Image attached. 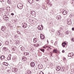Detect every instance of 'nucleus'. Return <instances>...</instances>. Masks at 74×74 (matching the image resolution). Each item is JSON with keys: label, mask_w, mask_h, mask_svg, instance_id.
<instances>
[{"label": "nucleus", "mask_w": 74, "mask_h": 74, "mask_svg": "<svg viewBox=\"0 0 74 74\" xmlns=\"http://www.w3.org/2000/svg\"><path fill=\"white\" fill-rule=\"evenodd\" d=\"M26 54V55H29V53H25L24 55Z\"/></svg>", "instance_id": "nucleus-34"}, {"label": "nucleus", "mask_w": 74, "mask_h": 74, "mask_svg": "<svg viewBox=\"0 0 74 74\" xmlns=\"http://www.w3.org/2000/svg\"><path fill=\"white\" fill-rule=\"evenodd\" d=\"M41 29L40 28L39 29V30H41Z\"/></svg>", "instance_id": "nucleus-61"}, {"label": "nucleus", "mask_w": 74, "mask_h": 74, "mask_svg": "<svg viewBox=\"0 0 74 74\" xmlns=\"http://www.w3.org/2000/svg\"><path fill=\"white\" fill-rule=\"evenodd\" d=\"M3 65H5V66H8V64L7 63L5 62L4 63V62L3 63Z\"/></svg>", "instance_id": "nucleus-19"}, {"label": "nucleus", "mask_w": 74, "mask_h": 74, "mask_svg": "<svg viewBox=\"0 0 74 74\" xmlns=\"http://www.w3.org/2000/svg\"><path fill=\"white\" fill-rule=\"evenodd\" d=\"M36 1H39V0H36Z\"/></svg>", "instance_id": "nucleus-62"}, {"label": "nucleus", "mask_w": 74, "mask_h": 74, "mask_svg": "<svg viewBox=\"0 0 74 74\" xmlns=\"http://www.w3.org/2000/svg\"><path fill=\"white\" fill-rule=\"evenodd\" d=\"M70 16L71 17H73V14H71Z\"/></svg>", "instance_id": "nucleus-43"}, {"label": "nucleus", "mask_w": 74, "mask_h": 74, "mask_svg": "<svg viewBox=\"0 0 74 74\" xmlns=\"http://www.w3.org/2000/svg\"><path fill=\"white\" fill-rule=\"evenodd\" d=\"M53 52L54 53H56L58 52V50L56 49H54L53 51Z\"/></svg>", "instance_id": "nucleus-20"}, {"label": "nucleus", "mask_w": 74, "mask_h": 74, "mask_svg": "<svg viewBox=\"0 0 74 74\" xmlns=\"http://www.w3.org/2000/svg\"><path fill=\"white\" fill-rule=\"evenodd\" d=\"M19 41L17 40L16 41V43H17L16 44H18V43H19Z\"/></svg>", "instance_id": "nucleus-39"}, {"label": "nucleus", "mask_w": 74, "mask_h": 74, "mask_svg": "<svg viewBox=\"0 0 74 74\" xmlns=\"http://www.w3.org/2000/svg\"><path fill=\"white\" fill-rule=\"evenodd\" d=\"M71 40H72V41H74V38H72Z\"/></svg>", "instance_id": "nucleus-46"}, {"label": "nucleus", "mask_w": 74, "mask_h": 74, "mask_svg": "<svg viewBox=\"0 0 74 74\" xmlns=\"http://www.w3.org/2000/svg\"><path fill=\"white\" fill-rule=\"evenodd\" d=\"M12 59L13 60H14L15 61H16L17 59V57H16V56H14L12 58Z\"/></svg>", "instance_id": "nucleus-18"}, {"label": "nucleus", "mask_w": 74, "mask_h": 74, "mask_svg": "<svg viewBox=\"0 0 74 74\" xmlns=\"http://www.w3.org/2000/svg\"><path fill=\"white\" fill-rule=\"evenodd\" d=\"M6 9L7 10H10V7H7Z\"/></svg>", "instance_id": "nucleus-29"}, {"label": "nucleus", "mask_w": 74, "mask_h": 74, "mask_svg": "<svg viewBox=\"0 0 74 74\" xmlns=\"http://www.w3.org/2000/svg\"><path fill=\"white\" fill-rule=\"evenodd\" d=\"M40 37L42 40H44L45 38V36L42 34H40Z\"/></svg>", "instance_id": "nucleus-7"}, {"label": "nucleus", "mask_w": 74, "mask_h": 74, "mask_svg": "<svg viewBox=\"0 0 74 74\" xmlns=\"http://www.w3.org/2000/svg\"><path fill=\"white\" fill-rule=\"evenodd\" d=\"M12 70L14 73H16V72L18 71V69L16 68L12 67Z\"/></svg>", "instance_id": "nucleus-2"}, {"label": "nucleus", "mask_w": 74, "mask_h": 74, "mask_svg": "<svg viewBox=\"0 0 74 74\" xmlns=\"http://www.w3.org/2000/svg\"><path fill=\"white\" fill-rule=\"evenodd\" d=\"M43 48H45V46H43Z\"/></svg>", "instance_id": "nucleus-58"}, {"label": "nucleus", "mask_w": 74, "mask_h": 74, "mask_svg": "<svg viewBox=\"0 0 74 74\" xmlns=\"http://www.w3.org/2000/svg\"><path fill=\"white\" fill-rule=\"evenodd\" d=\"M0 1L1 2V3L4 2V0H1Z\"/></svg>", "instance_id": "nucleus-44"}, {"label": "nucleus", "mask_w": 74, "mask_h": 74, "mask_svg": "<svg viewBox=\"0 0 74 74\" xmlns=\"http://www.w3.org/2000/svg\"><path fill=\"white\" fill-rule=\"evenodd\" d=\"M22 26L23 28H26L27 27V25L26 24V23H23L22 24Z\"/></svg>", "instance_id": "nucleus-4"}, {"label": "nucleus", "mask_w": 74, "mask_h": 74, "mask_svg": "<svg viewBox=\"0 0 74 74\" xmlns=\"http://www.w3.org/2000/svg\"><path fill=\"white\" fill-rule=\"evenodd\" d=\"M56 71H59L60 70V66H58L56 68Z\"/></svg>", "instance_id": "nucleus-10"}, {"label": "nucleus", "mask_w": 74, "mask_h": 74, "mask_svg": "<svg viewBox=\"0 0 74 74\" xmlns=\"http://www.w3.org/2000/svg\"><path fill=\"white\" fill-rule=\"evenodd\" d=\"M53 40H51V43H52V44H53Z\"/></svg>", "instance_id": "nucleus-55"}, {"label": "nucleus", "mask_w": 74, "mask_h": 74, "mask_svg": "<svg viewBox=\"0 0 74 74\" xmlns=\"http://www.w3.org/2000/svg\"><path fill=\"white\" fill-rule=\"evenodd\" d=\"M64 50H63L62 51V53H64Z\"/></svg>", "instance_id": "nucleus-53"}, {"label": "nucleus", "mask_w": 74, "mask_h": 74, "mask_svg": "<svg viewBox=\"0 0 74 74\" xmlns=\"http://www.w3.org/2000/svg\"><path fill=\"white\" fill-rule=\"evenodd\" d=\"M38 68L39 69H42V66H41V65L39 64L38 65Z\"/></svg>", "instance_id": "nucleus-14"}, {"label": "nucleus", "mask_w": 74, "mask_h": 74, "mask_svg": "<svg viewBox=\"0 0 74 74\" xmlns=\"http://www.w3.org/2000/svg\"><path fill=\"white\" fill-rule=\"evenodd\" d=\"M47 3H48V5H50V6H51L52 5V3H51V2L49 3V2H48V1H47Z\"/></svg>", "instance_id": "nucleus-21"}, {"label": "nucleus", "mask_w": 74, "mask_h": 74, "mask_svg": "<svg viewBox=\"0 0 74 74\" xmlns=\"http://www.w3.org/2000/svg\"><path fill=\"white\" fill-rule=\"evenodd\" d=\"M30 14L32 15L33 16H34V15H35L36 14V12H35L34 11H31L30 12Z\"/></svg>", "instance_id": "nucleus-3"}, {"label": "nucleus", "mask_w": 74, "mask_h": 74, "mask_svg": "<svg viewBox=\"0 0 74 74\" xmlns=\"http://www.w3.org/2000/svg\"><path fill=\"white\" fill-rule=\"evenodd\" d=\"M63 15H66V14H67V11L64 10L63 12Z\"/></svg>", "instance_id": "nucleus-12"}, {"label": "nucleus", "mask_w": 74, "mask_h": 74, "mask_svg": "<svg viewBox=\"0 0 74 74\" xmlns=\"http://www.w3.org/2000/svg\"><path fill=\"white\" fill-rule=\"evenodd\" d=\"M72 30H73V31H74V27H73V28H72Z\"/></svg>", "instance_id": "nucleus-49"}, {"label": "nucleus", "mask_w": 74, "mask_h": 74, "mask_svg": "<svg viewBox=\"0 0 74 74\" xmlns=\"http://www.w3.org/2000/svg\"><path fill=\"white\" fill-rule=\"evenodd\" d=\"M12 49H13V51H16V48L14 47V48H13Z\"/></svg>", "instance_id": "nucleus-33"}, {"label": "nucleus", "mask_w": 74, "mask_h": 74, "mask_svg": "<svg viewBox=\"0 0 74 74\" xmlns=\"http://www.w3.org/2000/svg\"><path fill=\"white\" fill-rule=\"evenodd\" d=\"M8 17L7 16L6 18V21H8Z\"/></svg>", "instance_id": "nucleus-38"}, {"label": "nucleus", "mask_w": 74, "mask_h": 74, "mask_svg": "<svg viewBox=\"0 0 74 74\" xmlns=\"http://www.w3.org/2000/svg\"><path fill=\"white\" fill-rule=\"evenodd\" d=\"M31 71H30V72H27V73L28 74H31Z\"/></svg>", "instance_id": "nucleus-45"}, {"label": "nucleus", "mask_w": 74, "mask_h": 74, "mask_svg": "<svg viewBox=\"0 0 74 74\" xmlns=\"http://www.w3.org/2000/svg\"><path fill=\"white\" fill-rule=\"evenodd\" d=\"M7 3L9 4H11V0H8L7 1Z\"/></svg>", "instance_id": "nucleus-23"}, {"label": "nucleus", "mask_w": 74, "mask_h": 74, "mask_svg": "<svg viewBox=\"0 0 74 74\" xmlns=\"http://www.w3.org/2000/svg\"><path fill=\"white\" fill-rule=\"evenodd\" d=\"M66 34H67V35H68V34H69V31H66Z\"/></svg>", "instance_id": "nucleus-36"}, {"label": "nucleus", "mask_w": 74, "mask_h": 74, "mask_svg": "<svg viewBox=\"0 0 74 74\" xmlns=\"http://www.w3.org/2000/svg\"><path fill=\"white\" fill-rule=\"evenodd\" d=\"M68 25H71L72 23V22H71V20H70L69 21H68V22L67 23Z\"/></svg>", "instance_id": "nucleus-8"}, {"label": "nucleus", "mask_w": 74, "mask_h": 74, "mask_svg": "<svg viewBox=\"0 0 74 74\" xmlns=\"http://www.w3.org/2000/svg\"><path fill=\"white\" fill-rule=\"evenodd\" d=\"M21 51H23L25 50V49L23 47H21Z\"/></svg>", "instance_id": "nucleus-22"}, {"label": "nucleus", "mask_w": 74, "mask_h": 74, "mask_svg": "<svg viewBox=\"0 0 74 74\" xmlns=\"http://www.w3.org/2000/svg\"><path fill=\"white\" fill-rule=\"evenodd\" d=\"M37 39V38H35L33 39L34 42V43H36L37 41V39Z\"/></svg>", "instance_id": "nucleus-17"}, {"label": "nucleus", "mask_w": 74, "mask_h": 74, "mask_svg": "<svg viewBox=\"0 0 74 74\" xmlns=\"http://www.w3.org/2000/svg\"><path fill=\"white\" fill-rule=\"evenodd\" d=\"M51 66V68H52L53 67V66Z\"/></svg>", "instance_id": "nucleus-57"}, {"label": "nucleus", "mask_w": 74, "mask_h": 74, "mask_svg": "<svg viewBox=\"0 0 74 74\" xmlns=\"http://www.w3.org/2000/svg\"><path fill=\"white\" fill-rule=\"evenodd\" d=\"M7 58H8V60H11V54H10L8 56V57Z\"/></svg>", "instance_id": "nucleus-9"}, {"label": "nucleus", "mask_w": 74, "mask_h": 74, "mask_svg": "<svg viewBox=\"0 0 74 74\" xmlns=\"http://www.w3.org/2000/svg\"><path fill=\"white\" fill-rule=\"evenodd\" d=\"M61 70H62L64 72V68L62 67L61 68Z\"/></svg>", "instance_id": "nucleus-31"}, {"label": "nucleus", "mask_w": 74, "mask_h": 74, "mask_svg": "<svg viewBox=\"0 0 74 74\" xmlns=\"http://www.w3.org/2000/svg\"><path fill=\"white\" fill-rule=\"evenodd\" d=\"M5 44H6V45H8V44H9V42L8 41H6L5 42Z\"/></svg>", "instance_id": "nucleus-26"}, {"label": "nucleus", "mask_w": 74, "mask_h": 74, "mask_svg": "<svg viewBox=\"0 0 74 74\" xmlns=\"http://www.w3.org/2000/svg\"><path fill=\"white\" fill-rule=\"evenodd\" d=\"M28 15H30V14H28Z\"/></svg>", "instance_id": "nucleus-63"}, {"label": "nucleus", "mask_w": 74, "mask_h": 74, "mask_svg": "<svg viewBox=\"0 0 74 74\" xmlns=\"http://www.w3.org/2000/svg\"><path fill=\"white\" fill-rule=\"evenodd\" d=\"M57 35H60V33L59 32H58L57 33Z\"/></svg>", "instance_id": "nucleus-32"}, {"label": "nucleus", "mask_w": 74, "mask_h": 74, "mask_svg": "<svg viewBox=\"0 0 74 74\" xmlns=\"http://www.w3.org/2000/svg\"><path fill=\"white\" fill-rule=\"evenodd\" d=\"M17 33H18V34H19V35H20V36H21V32H20L18 31L17 32Z\"/></svg>", "instance_id": "nucleus-27"}, {"label": "nucleus", "mask_w": 74, "mask_h": 74, "mask_svg": "<svg viewBox=\"0 0 74 74\" xmlns=\"http://www.w3.org/2000/svg\"><path fill=\"white\" fill-rule=\"evenodd\" d=\"M30 66L32 67H34L35 66V63L33 62H31L30 63Z\"/></svg>", "instance_id": "nucleus-6"}, {"label": "nucleus", "mask_w": 74, "mask_h": 74, "mask_svg": "<svg viewBox=\"0 0 74 74\" xmlns=\"http://www.w3.org/2000/svg\"><path fill=\"white\" fill-rule=\"evenodd\" d=\"M48 48H49V49H52V48H51V47H49V46L48 47Z\"/></svg>", "instance_id": "nucleus-48"}, {"label": "nucleus", "mask_w": 74, "mask_h": 74, "mask_svg": "<svg viewBox=\"0 0 74 74\" xmlns=\"http://www.w3.org/2000/svg\"><path fill=\"white\" fill-rule=\"evenodd\" d=\"M1 43L0 42V46H1Z\"/></svg>", "instance_id": "nucleus-59"}, {"label": "nucleus", "mask_w": 74, "mask_h": 74, "mask_svg": "<svg viewBox=\"0 0 74 74\" xmlns=\"http://www.w3.org/2000/svg\"><path fill=\"white\" fill-rule=\"evenodd\" d=\"M28 1L30 4H32L33 3L34 1L33 0H28Z\"/></svg>", "instance_id": "nucleus-13"}, {"label": "nucleus", "mask_w": 74, "mask_h": 74, "mask_svg": "<svg viewBox=\"0 0 74 74\" xmlns=\"http://www.w3.org/2000/svg\"><path fill=\"white\" fill-rule=\"evenodd\" d=\"M40 51H42V52H43L44 53V51H45V50L44 49H40Z\"/></svg>", "instance_id": "nucleus-25"}, {"label": "nucleus", "mask_w": 74, "mask_h": 74, "mask_svg": "<svg viewBox=\"0 0 74 74\" xmlns=\"http://www.w3.org/2000/svg\"><path fill=\"white\" fill-rule=\"evenodd\" d=\"M74 56V54L73 53H69L68 56V57H71V58H72L73 56Z\"/></svg>", "instance_id": "nucleus-5"}, {"label": "nucleus", "mask_w": 74, "mask_h": 74, "mask_svg": "<svg viewBox=\"0 0 74 74\" xmlns=\"http://www.w3.org/2000/svg\"><path fill=\"white\" fill-rule=\"evenodd\" d=\"M2 60V59H5V56H2L0 58Z\"/></svg>", "instance_id": "nucleus-15"}, {"label": "nucleus", "mask_w": 74, "mask_h": 74, "mask_svg": "<svg viewBox=\"0 0 74 74\" xmlns=\"http://www.w3.org/2000/svg\"><path fill=\"white\" fill-rule=\"evenodd\" d=\"M3 49L5 51H6L7 50V49H8L6 47H3Z\"/></svg>", "instance_id": "nucleus-24"}, {"label": "nucleus", "mask_w": 74, "mask_h": 74, "mask_svg": "<svg viewBox=\"0 0 74 74\" xmlns=\"http://www.w3.org/2000/svg\"><path fill=\"white\" fill-rule=\"evenodd\" d=\"M26 59V57H23V59Z\"/></svg>", "instance_id": "nucleus-42"}, {"label": "nucleus", "mask_w": 74, "mask_h": 74, "mask_svg": "<svg viewBox=\"0 0 74 74\" xmlns=\"http://www.w3.org/2000/svg\"><path fill=\"white\" fill-rule=\"evenodd\" d=\"M72 4H74V0H73L72 1Z\"/></svg>", "instance_id": "nucleus-47"}, {"label": "nucleus", "mask_w": 74, "mask_h": 74, "mask_svg": "<svg viewBox=\"0 0 74 74\" xmlns=\"http://www.w3.org/2000/svg\"><path fill=\"white\" fill-rule=\"evenodd\" d=\"M47 51H48V52L49 51V49H47Z\"/></svg>", "instance_id": "nucleus-54"}, {"label": "nucleus", "mask_w": 74, "mask_h": 74, "mask_svg": "<svg viewBox=\"0 0 74 74\" xmlns=\"http://www.w3.org/2000/svg\"><path fill=\"white\" fill-rule=\"evenodd\" d=\"M40 74H44V73L42 72V71H41L40 73Z\"/></svg>", "instance_id": "nucleus-37"}, {"label": "nucleus", "mask_w": 74, "mask_h": 74, "mask_svg": "<svg viewBox=\"0 0 74 74\" xmlns=\"http://www.w3.org/2000/svg\"><path fill=\"white\" fill-rule=\"evenodd\" d=\"M1 29L2 31H5V30L6 29L5 28V27H4V26H3L2 27Z\"/></svg>", "instance_id": "nucleus-16"}, {"label": "nucleus", "mask_w": 74, "mask_h": 74, "mask_svg": "<svg viewBox=\"0 0 74 74\" xmlns=\"http://www.w3.org/2000/svg\"><path fill=\"white\" fill-rule=\"evenodd\" d=\"M64 42V45H67V44L65 42Z\"/></svg>", "instance_id": "nucleus-40"}, {"label": "nucleus", "mask_w": 74, "mask_h": 74, "mask_svg": "<svg viewBox=\"0 0 74 74\" xmlns=\"http://www.w3.org/2000/svg\"><path fill=\"white\" fill-rule=\"evenodd\" d=\"M6 17H7V16H6V15L3 16V18H5Z\"/></svg>", "instance_id": "nucleus-50"}, {"label": "nucleus", "mask_w": 74, "mask_h": 74, "mask_svg": "<svg viewBox=\"0 0 74 74\" xmlns=\"http://www.w3.org/2000/svg\"><path fill=\"white\" fill-rule=\"evenodd\" d=\"M14 37H15V38H18V36L17 35H15Z\"/></svg>", "instance_id": "nucleus-35"}, {"label": "nucleus", "mask_w": 74, "mask_h": 74, "mask_svg": "<svg viewBox=\"0 0 74 74\" xmlns=\"http://www.w3.org/2000/svg\"><path fill=\"white\" fill-rule=\"evenodd\" d=\"M11 15H14V14L13 13H12Z\"/></svg>", "instance_id": "nucleus-52"}, {"label": "nucleus", "mask_w": 74, "mask_h": 74, "mask_svg": "<svg viewBox=\"0 0 74 74\" xmlns=\"http://www.w3.org/2000/svg\"><path fill=\"white\" fill-rule=\"evenodd\" d=\"M62 45L63 47H65V45L64 44V42H63L62 44Z\"/></svg>", "instance_id": "nucleus-30"}, {"label": "nucleus", "mask_w": 74, "mask_h": 74, "mask_svg": "<svg viewBox=\"0 0 74 74\" xmlns=\"http://www.w3.org/2000/svg\"><path fill=\"white\" fill-rule=\"evenodd\" d=\"M47 42H48V40H47Z\"/></svg>", "instance_id": "nucleus-64"}, {"label": "nucleus", "mask_w": 74, "mask_h": 74, "mask_svg": "<svg viewBox=\"0 0 74 74\" xmlns=\"http://www.w3.org/2000/svg\"><path fill=\"white\" fill-rule=\"evenodd\" d=\"M63 59L64 60H66V58H64Z\"/></svg>", "instance_id": "nucleus-56"}, {"label": "nucleus", "mask_w": 74, "mask_h": 74, "mask_svg": "<svg viewBox=\"0 0 74 74\" xmlns=\"http://www.w3.org/2000/svg\"><path fill=\"white\" fill-rule=\"evenodd\" d=\"M17 6L18 8L21 10V9H22L23 8V5L21 3H20L18 4Z\"/></svg>", "instance_id": "nucleus-1"}, {"label": "nucleus", "mask_w": 74, "mask_h": 74, "mask_svg": "<svg viewBox=\"0 0 74 74\" xmlns=\"http://www.w3.org/2000/svg\"><path fill=\"white\" fill-rule=\"evenodd\" d=\"M57 18L58 19L60 20L62 19V17L60 16V15H58L57 16Z\"/></svg>", "instance_id": "nucleus-11"}, {"label": "nucleus", "mask_w": 74, "mask_h": 74, "mask_svg": "<svg viewBox=\"0 0 74 74\" xmlns=\"http://www.w3.org/2000/svg\"><path fill=\"white\" fill-rule=\"evenodd\" d=\"M7 13H8V12H7V13L6 12H5V14H6H6H7Z\"/></svg>", "instance_id": "nucleus-60"}, {"label": "nucleus", "mask_w": 74, "mask_h": 74, "mask_svg": "<svg viewBox=\"0 0 74 74\" xmlns=\"http://www.w3.org/2000/svg\"><path fill=\"white\" fill-rule=\"evenodd\" d=\"M54 45H57V42H55L54 43Z\"/></svg>", "instance_id": "nucleus-41"}, {"label": "nucleus", "mask_w": 74, "mask_h": 74, "mask_svg": "<svg viewBox=\"0 0 74 74\" xmlns=\"http://www.w3.org/2000/svg\"><path fill=\"white\" fill-rule=\"evenodd\" d=\"M3 19H4L5 20V21H6V17H4V18H3Z\"/></svg>", "instance_id": "nucleus-51"}, {"label": "nucleus", "mask_w": 74, "mask_h": 74, "mask_svg": "<svg viewBox=\"0 0 74 74\" xmlns=\"http://www.w3.org/2000/svg\"><path fill=\"white\" fill-rule=\"evenodd\" d=\"M4 59L6 61H7V60H8V58L7 57H5Z\"/></svg>", "instance_id": "nucleus-28"}]
</instances>
